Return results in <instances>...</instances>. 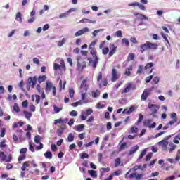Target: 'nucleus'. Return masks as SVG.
I'll return each mask as SVG.
<instances>
[{"label":"nucleus","instance_id":"16","mask_svg":"<svg viewBox=\"0 0 180 180\" xmlns=\"http://www.w3.org/2000/svg\"><path fill=\"white\" fill-rule=\"evenodd\" d=\"M134 16H136V18H138V19H139L140 20H148V18L141 13H134Z\"/></svg>","mask_w":180,"mask_h":180},{"label":"nucleus","instance_id":"57","mask_svg":"<svg viewBox=\"0 0 180 180\" xmlns=\"http://www.w3.org/2000/svg\"><path fill=\"white\" fill-rule=\"evenodd\" d=\"M60 68H62L63 70H65V63H64V60H61Z\"/></svg>","mask_w":180,"mask_h":180},{"label":"nucleus","instance_id":"34","mask_svg":"<svg viewBox=\"0 0 180 180\" xmlns=\"http://www.w3.org/2000/svg\"><path fill=\"white\" fill-rule=\"evenodd\" d=\"M135 55L133 53H131L128 55L127 60L128 61H133L134 60Z\"/></svg>","mask_w":180,"mask_h":180},{"label":"nucleus","instance_id":"25","mask_svg":"<svg viewBox=\"0 0 180 180\" xmlns=\"http://www.w3.org/2000/svg\"><path fill=\"white\" fill-rule=\"evenodd\" d=\"M46 79H47V76H46V75L39 76L38 77V82L39 84H41V82H44V81H46Z\"/></svg>","mask_w":180,"mask_h":180},{"label":"nucleus","instance_id":"38","mask_svg":"<svg viewBox=\"0 0 180 180\" xmlns=\"http://www.w3.org/2000/svg\"><path fill=\"white\" fill-rule=\"evenodd\" d=\"M143 124L146 127H150V126L151 125V120H144Z\"/></svg>","mask_w":180,"mask_h":180},{"label":"nucleus","instance_id":"50","mask_svg":"<svg viewBox=\"0 0 180 180\" xmlns=\"http://www.w3.org/2000/svg\"><path fill=\"white\" fill-rule=\"evenodd\" d=\"M58 123H60V124L64 123V121H63V119H61V118L57 119V120H54V124H55V125L58 124Z\"/></svg>","mask_w":180,"mask_h":180},{"label":"nucleus","instance_id":"20","mask_svg":"<svg viewBox=\"0 0 180 180\" xmlns=\"http://www.w3.org/2000/svg\"><path fill=\"white\" fill-rule=\"evenodd\" d=\"M132 71H133V66L131 65L128 68L126 69L124 75H127L128 77H130Z\"/></svg>","mask_w":180,"mask_h":180},{"label":"nucleus","instance_id":"21","mask_svg":"<svg viewBox=\"0 0 180 180\" xmlns=\"http://www.w3.org/2000/svg\"><path fill=\"white\" fill-rule=\"evenodd\" d=\"M146 154H147V149H144L142 150V152L141 153V154L139 155L137 159V161H141V160H143V157H144Z\"/></svg>","mask_w":180,"mask_h":180},{"label":"nucleus","instance_id":"5","mask_svg":"<svg viewBox=\"0 0 180 180\" xmlns=\"http://www.w3.org/2000/svg\"><path fill=\"white\" fill-rule=\"evenodd\" d=\"M171 139V135L167 136L165 139H163L158 143V146L161 147L163 150H167V147H168V139Z\"/></svg>","mask_w":180,"mask_h":180},{"label":"nucleus","instance_id":"60","mask_svg":"<svg viewBox=\"0 0 180 180\" xmlns=\"http://www.w3.org/2000/svg\"><path fill=\"white\" fill-rule=\"evenodd\" d=\"M151 157H153V153H149L146 157V161H150L151 160Z\"/></svg>","mask_w":180,"mask_h":180},{"label":"nucleus","instance_id":"53","mask_svg":"<svg viewBox=\"0 0 180 180\" xmlns=\"http://www.w3.org/2000/svg\"><path fill=\"white\" fill-rule=\"evenodd\" d=\"M65 43V39L63 38V40L59 41L58 43V47H61Z\"/></svg>","mask_w":180,"mask_h":180},{"label":"nucleus","instance_id":"64","mask_svg":"<svg viewBox=\"0 0 180 180\" xmlns=\"http://www.w3.org/2000/svg\"><path fill=\"white\" fill-rule=\"evenodd\" d=\"M175 179V176H171L165 179V180H174Z\"/></svg>","mask_w":180,"mask_h":180},{"label":"nucleus","instance_id":"47","mask_svg":"<svg viewBox=\"0 0 180 180\" xmlns=\"http://www.w3.org/2000/svg\"><path fill=\"white\" fill-rule=\"evenodd\" d=\"M102 53L104 56H106V54H108V53H109V48L108 47L103 48Z\"/></svg>","mask_w":180,"mask_h":180},{"label":"nucleus","instance_id":"30","mask_svg":"<svg viewBox=\"0 0 180 180\" xmlns=\"http://www.w3.org/2000/svg\"><path fill=\"white\" fill-rule=\"evenodd\" d=\"M24 115L25 116V118L27 119V120H30V118L32 116V113L29 112V111H24Z\"/></svg>","mask_w":180,"mask_h":180},{"label":"nucleus","instance_id":"29","mask_svg":"<svg viewBox=\"0 0 180 180\" xmlns=\"http://www.w3.org/2000/svg\"><path fill=\"white\" fill-rule=\"evenodd\" d=\"M153 67H154V63L153 62H150L144 67V70H150V68H153Z\"/></svg>","mask_w":180,"mask_h":180},{"label":"nucleus","instance_id":"62","mask_svg":"<svg viewBox=\"0 0 180 180\" xmlns=\"http://www.w3.org/2000/svg\"><path fill=\"white\" fill-rule=\"evenodd\" d=\"M35 98H36V100H35V102L37 104H39L40 103V96L39 95H35Z\"/></svg>","mask_w":180,"mask_h":180},{"label":"nucleus","instance_id":"22","mask_svg":"<svg viewBox=\"0 0 180 180\" xmlns=\"http://www.w3.org/2000/svg\"><path fill=\"white\" fill-rule=\"evenodd\" d=\"M66 84H67V81L66 80H64L63 85V80H60L59 81L60 91H61V89H65V85Z\"/></svg>","mask_w":180,"mask_h":180},{"label":"nucleus","instance_id":"52","mask_svg":"<svg viewBox=\"0 0 180 180\" xmlns=\"http://www.w3.org/2000/svg\"><path fill=\"white\" fill-rule=\"evenodd\" d=\"M162 37H163L164 40H165V41H167V44L169 45V41L168 40V38H167V34L162 32Z\"/></svg>","mask_w":180,"mask_h":180},{"label":"nucleus","instance_id":"56","mask_svg":"<svg viewBox=\"0 0 180 180\" xmlns=\"http://www.w3.org/2000/svg\"><path fill=\"white\" fill-rule=\"evenodd\" d=\"M70 116H72V117H75L76 116L78 115L77 111H75V110H72V111L70 112Z\"/></svg>","mask_w":180,"mask_h":180},{"label":"nucleus","instance_id":"2","mask_svg":"<svg viewBox=\"0 0 180 180\" xmlns=\"http://www.w3.org/2000/svg\"><path fill=\"white\" fill-rule=\"evenodd\" d=\"M84 68H86V61L82 56H77V70L80 72L84 71Z\"/></svg>","mask_w":180,"mask_h":180},{"label":"nucleus","instance_id":"28","mask_svg":"<svg viewBox=\"0 0 180 180\" xmlns=\"http://www.w3.org/2000/svg\"><path fill=\"white\" fill-rule=\"evenodd\" d=\"M88 173L89 175H91V176H92V178H97L98 176V174H96V171L95 170H89Z\"/></svg>","mask_w":180,"mask_h":180},{"label":"nucleus","instance_id":"14","mask_svg":"<svg viewBox=\"0 0 180 180\" xmlns=\"http://www.w3.org/2000/svg\"><path fill=\"white\" fill-rule=\"evenodd\" d=\"M28 82L30 85H31L32 88H34L36 82H37V77L36 76H34L33 77H29Z\"/></svg>","mask_w":180,"mask_h":180},{"label":"nucleus","instance_id":"3","mask_svg":"<svg viewBox=\"0 0 180 180\" xmlns=\"http://www.w3.org/2000/svg\"><path fill=\"white\" fill-rule=\"evenodd\" d=\"M148 108L150 109V115L153 116V117H155V115L158 112V110L160 109V105H158L157 104H152L148 103Z\"/></svg>","mask_w":180,"mask_h":180},{"label":"nucleus","instance_id":"49","mask_svg":"<svg viewBox=\"0 0 180 180\" xmlns=\"http://www.w3.org/2000/svg\"><path fill=\"white\" fill-rule=\"evenodd\" d=\"M68 11H66L65 13H61L59 15L60 19H63V18H68Z\"/></svg>","mask_w":180,"mask_h":180},{"label":"nucleus","instance_id":"26","mask_svg":"<svg viewBox=\"0 0 180 180\" xmlns=\"http://www.w3.org/2000/svg\"><path fill=\"white\" fill-rule=\"evenodd\" d=\"M122 44H125L126 47H129L130 46V42L127 38H123L122 39Z\"/></svg>","mask_w":180,"mask_h":180},{"label":"nucleus","instance_id":"18","mask_svg":"<svg viewBox=\"0 0 180 180\" xmlns=\"http://www.w3.org/2000/svg\"><path fill=\"white\" fill-rule=\"evenodd\" d=\"M139 145H136L134 146V147H132L129 153H128V155H131L133 154H134V153H136V151H137L139 150Z\"/></svg>","mask_w":180,"mask_h":180},{"label":"nucleus","instance_id":"8","mask_svg":"<svg viewBox=\"0 0 180 180\" xmlns=\"http://www.w3.org/2000/svg\"><path fill=\"white\" fill-rule=\"evenodd\" d=\"M93 112L94 110H92V109H87L84 112H82L80 115L82 120H86V117L90 115H92Z\"/></svg>","mask_w":180,"mask_h":180},{"label":"nucleus","instance_id":"58","mask_svg":"<svg viewBox=\"0 0 180 180\" xmlns=\"http://www.w3.org/2000/svg\"><path fill=\"white\" fill-rule=\"evenodd\" d=\"M102 79V72H99L98 75H97V81L99 82Z\"/></svg>","mask_w":180,"mask_h":180},{"label":"nucleus","instance_id":"17","mask_svg":"<svg viewBox=\"0 0 180 180\" xmlns=\"http://www.w3.org/2000/svg\"><path fill=\"white\" fill-rule=\"evenodd\" d=\"M148 41H146L145 44H143L140 46V53H144L146 50H148Z\"/></svg>","mask_w":180,"mask_h":180},{"label":"nucleus","instance_id":"1","mask_svg":"<svg viewBox=\"0 0 180 180\" xmlns=\"http://www.w3.org/2000/svg\"><path fill=\"white\" fill-rule=\"evenodd\" d=\"M95 44H96V41H93L89 46L90 54L92 55V57L93 58H94V60H92V58H87L89 61V65L93 67V68H96L98 63L99 62V57H98V56L96 55L97 52L96 49H95Z\"/></svg>","mask_w":180,"mask_h":180},{"label":"nucleus","instance_id":"36","mask_svg":"<svg viewBox=\"0 0 180 180\" xmlns=\"http://www.w3.org/2000/svg\"><path fill=\"white\" fill-rule=\"evenodd\" d=\"M170 148L169 149V153H172V151H175V148H176V145H174V143L169 144Z\"/></svg>","mask_w":180,"mask_h":180},{"label":"nucleus","instance_id":"55","mask_svg":"<svg viewBox=\"0 0 180 180\" xmlns=\"http://www.w3.org/2000/svg\"><path fill=\"white\" fill-rule=\"evenodd\" d=\"M33 63L34 64H37V65H39V64H40V60H39V58H34Z\"/></svg>","mask_w":180,"mask_h":180},{"label":"nucleus","instance_id":"27","mask_svg":"<svg viewBox=\"0 0 180 180\" xmlns=\"http://www.w3.org/2000/svg\"><path fill=\"white\" fill-rule=\"evenodd\" d=\"M85 127L84 124H79L76 126V131L81 132L82 130H84V128Z\"/></svg>","mask_w":180,"mask_h":180},{"label":"nucleus","instance_id":"15","mask_svg":"<svg viewBox=\"0 0 180 180\" xmlns=\"http://www.w3.org/2000/svg\"><path fill=\"white\" fill-rule=\"evenodd\" d=\"M148 50H158V44L148 41Z\"/></svg>","mask_w":180,"mask_h":180},{"label":"nucleus","instance_id":"61","mask_svg":"<svg viewBox=\"0 0 180 180\" xmlns=\"http://www.w3.org/2000/svg\"><path fill=\"white\" fill-rule=\"evenodd\" d=\"M115 34H117V37H123V34H122L121 30L117 31Z\"/></svg>","mask_w":180,"mask_h":180},{"label":"nucleus","instance_id":"46","mask_svg":"<svg viewBox=\"0 0 180 180\" xmlns=\"http://www.w3.org/2000/svg\"><path fill=\"white\" fill-rule=\"evenodd\" d=\"M143 119H144V115H143V114H139V119L136 123H141L143 122Z\"/></svg>","mask_w":180,"mask_h":180},{"label":"nucleus","instance_id":"33","mask_svg":"<svg viewBox=\"0 0 180 180\" xmlns=\"http://www.w3.org/2000/svg\"><path fill=\"white\" fill-rule=\"evenodd\" d=\"M139 131V128H137L136 127L132 126L131 127L130 134H134V133H137Z\"/></svg>","mask_w":180,"mask_h":180},{"label":"nucleus","instance_id":"48","mask_svg":"<svg viewBox=\"0 0 180 180\" xmlns=\"http://www.w3.org/2000/svg\"><path fill=\"white\" fill-rule=\"evenodd\" d=\"M120 162H122V161L120 160V158H116L115 159V167H117L119 165H120Z\"/></svg>","mask_w":180,"mask_h":180},{"label":"nucleus","instance_id":"24","mask_svg":"<svg viewBox=\"0 0 180 180\" xmlns=\"http://www.w3.org/2000/svg\"><path fill=\"white\" fill-rule=\"evenodd\" d=\"M45 158H48L49 160H51L53 158V153L51 151H47L44 154Z\"/></svg>","mask_w":180,"mask_h":180},{"label":"nucleus","instance_id":"12","mask_svg":"<svg viewBox=\"0 0 180 180\" xmlns=\"http://www.w3.org/2000/svg\"><path fill=\"white\" fill-rule=\"evenodd\" d=\"M128 6H138L141 11H146V6L141 4L139 2L131 3L128 4Z\"/></svg>","mask_w":180,"mask_h":180},{"label":"nucleus","instance_id":"51","mask_svg":"<svg viewBox=\"0 0 180 180\" xmlns=\"http://www.w3.org/2000/svg\"><path fill=\"white\" fill-rule=\"evenodd\" d=\"M101 171V172H109V171H110V167H102Z\"/></svg>","mask_w":180,"mask_h":180},{"label":"nucleus","instance_id":"40","mask_svg":"<svg viewBox=\"0 0 180 180\" xmlns=\"http://www.w3.org/2000/svg\"><path fill=\"white\" fill-rule=\"evenodd\" d=\"M5 143H6V140L4 139L0 143V148H5L8 147V145H6Z\"/></svg>","mask_w":180,"mask_h":180},{"label":"nucleus","instance_id":"39","mask_svg":"<svg viewBox=\"0 0 180 180\" xmlns=\"http://www.w3.org/2000/svg\"><path fill=\"white\" fill-rule=\"evenodd\" d=\"M126 146H127V143L126 142L122 143L120 144L119 151H123V150L126 148Z\"/></svg>","mask_w":180,"mask_h":180},{"label":"nucleus","instance_id":"10","mask_svg":"<svg viewBox=\"0 0 180 180\" xmlns=\"http://www.w3.org/2000/svg\"><path fill=\"white\" fill-rule=\"evenodd\" d=\"M150 94H151V89H145L141 95V101H147Z\"/></svg>","mask_w":180,"mask_h":180},{"label":"nucleus","instance_id":"37","mask_svg":"<svg viewBox=\"0 0 180 180\" xmlns=\"http://www.w3.org/2000/svg\"><path fill=\"white\" fill-rule=\"evenodd\" d=\"M13 110L15 112H16L17 113H19V112H20V108H19V105H18V103H14L13 105Z\"/></svg>","mask_w":180,"mask_h":180},{"label":"nucleus","instance_id":"43","mask_svg":"<svg viewBox=\"0 0 180 180\" xmlns=\"http://www.w3.org/2000/svg\"><path fill=\"white\" fill-rule=\"evenodd\" d=\"M75 94V91H74V89H69V96H70V98H74V95Z\"/></svg>","mask_w":180,"mask_h":180},{"label":"nucleus","instance_id":"19","mask_svg":"<svg viewBox=\"0 0 180 180\" xmlns=\"http://www.w3.org/2000/svg\"><path fill=\"white\" fill-rule=\"evenodd\" d=\"M30 165V161H25L23 162L22 166L21 167V171H26V169Z\"/></svg>","mask_w":180,"mask_h":180},{"label":"nucleus","instance_id":"13","mask_svg":"<svg viewBox=\"0 0 180 180\" xmlns=\"http://www.w3.org/2000/svg\"><path fill=\"white\" fill-rule=\"evenodd\" d=\"M117 46H115V44H110V49L108 56L109 57H112L115 53L117 51Z\"/></svg>","mask_w":180,"mask_h":180},{"label":"nucleus","instance_id":"44","mask_svg":"<svg viewBox=\"0 0 180 180\" xmlns=\"http://www.w3.org/2000/svg\"><path fill=\"white\" fill-rule=\"evenodd\" d=\"M130 88H131V84H129L123 91L122 94H127L130 91Z\"/></svg>","mask_w":180,"mask_h":180},{"label":"nucleus","instance_id":"7","mask_svg":"<svg viewBox=\"0 0 180 180\" xmlns=\"http://www.w3.org/2000/svg\"><path fill=\"white\" fill-rule=\"evenodd\" d=\"M88 89H89V85H88L86 79H84L80 85V91L81 92H88Z\"/></svg>","mask_w":180,"mask_h":180},{"label":"nucleus","instance_id":"11","mask_svg":"<svg viewBox=\"0 0 180 180\" xmlns=\"http://www.w3.org/2000/svg\"><path fill=\"white\" fill-rule=\"evenodd\" d=\"M87 32H89V29L88 27H84L75 34V37H78V36H82V34H85V33H87Z\"/></svg>","mask_w":180,"mask_h":180},{"label":"nucleus","instance_id":"23","mask_svg":"<svg viewBox=\"0 0 180 180\" xmlns=\"http://www.w3.org/2000/svg\"><path fill=\"white\" fill-rule=\"evenodd\" d=\"M143 71H146V70H144V68L143 67V65H139L138 67L136 74H139V75H141V74H144Z\"/></svg>","mask_w":180,"mask_h":180},{"label":"nucleus","instance_id":"54","mask_svg":"<svg viewBox=\"0 0 180 180\" xmlns=\"http://www.w3.org/2000/svg\"><path fill=\"white\" fill-rule=\"evenodd\" d=\"M26 153H27V148H21V150H20V154H26Z\"/></svg>","mask_w":180,"mask_h":180},{"label":"nucleus","instance_id":"6","mask_svg":"<svg viewBox=\"0 0 180 180\" xmlns=\"http://www.w3.org/2000/svg\"><path fill=\"white\" fill-rule=\"evenodd\" d=\"M0 158H1V161H4V162H11L13 160L12 154H8V158L5 153L0 151Z\"/></svg>","mask_w":180,"mask_h":180},{"label":"nucleus","instance_id":"31","mask_svg":"<svg viewBox=\"0 0 180 180\" xmlns=\"http://www.w3.org/2000/svg\"><path fill=\"white\" fill-rule=\"evenodd\" d=\"M74 134H72V133H70L68 136V141H69V143H72V141H74Z\"/></svg>","mask_w":180,"mask_h":180},{"label":"nucleus","instance_id":"41","mask_svg":"<svg viewBox=\"0 0 180 180\" xmlns=\"http://www.w3.org/2000/svg\"><path fill=\"white\" fill-rule=\"evenodd\" d=\"M41 140V137L40 136V135L35 136L34 142L37 143V144H39Z\"/></svg>","mask_w":180,"mask_h":180},{"label":"nucleus","instance_id":"35","mask_svg":"<svg viewBox=\"0 0 180 180\" xmlns=\"http://www.w3.org/2000/svg\"><path fill=\"white\" fill-rule=\"evenodd\" d=\"M53 110L55 113H58L63 110V107L58 108L56 105H53Z\"/></svg>","mask_w":180,"mask_h":180},{"label":"nucleus","instance_id":"45","mask_svg":"<svg viewBox=\"0 0 180 180\" xmlns=\"http://www.w3.org/2000/svg\"><path fill=\"white\" fill-rule=\"evenodd\" d=\"M176 122H178L177 119H173L171 121H169L167 124L169 125V127H171V126H172L174 123H176Z\"/></svg>","mask_w":180,"mask_h":180},{"label":"nucleus","instance_id":"4","mask_svg":"<svg viewBox=\"0 0 180 180\" xmlns=\"http://www.w3.org/2000/svg\"><path fill=\"white\" fill-rule=\"evenodd\" d=\"M46 92H51L52 91L53 96H56L57 95V91H56V86H53V83H51V82H46Z\"/></svg>","mask_w":180,"mask_h":180},{"label":"nucleus","instance_id":"42","mask_svg":"<svg viewBox=\"0 0 180 180\" xmlns=\"http://www.w3.org/2000/svg\"><path fill=\"white\" fill-rule=\"evenodd\" d=\"M134 110H136V107H134V105H131L129 110L127 112V115H130V113H133V112H134Z\"/></svg>","mask_w":180,"mask_h":180},{"label":"nucleus","instance_id":"9","mask_svg":"<svg viewBox=\"0 0 180 180\" xmlns=\"http://www.w3.org/2000/svg\"><path fill=\"white\" fill-rule=\"evenodd\" d=\"M111 75H112V77H111L112 82H116V81L119 79V75L117 74V70H116L115 68L112 69Z\"/></svg>","mask_w":180,"mask_h":180},{"label":"nucleus","instance_id":"32","mask_svg":"<svg viewBox=\"0 0 180 180\" xmlns=\"http://www.w3.org/2000/svg\"><path fill=\"white\" fill-rule=\"evenodd\" d=\"M26 158V154H22V155H20L18 158V164H22V161Z\"/></svg>","mask_w":180,"mask_h":180},{"label":"nucleus","instance_id":"59","mask_svg":"<svg viewBox=\"0 0 180 180\" xmlns=\"http://www.w3.org/2000/svg\"><path fill=\"white\" fill-rule=\"evenodd\" d=\"M6 132V129L5 128L1 129V132L0 134V137H4L5 136V133Z\"/></svg>","mask_w":180,"mask_h":180},{"label":"nucleus","instance_id":"63","mask_svg":"<svg viewBox=\"0 0 180 180\" xmlns=\"http://www.w3.org/2000/svg\"><path fill=\"white\" fill-rule=\"evenodd\" d=\"M151 79H153V75H150L149 77H147L146 78V84H148V82H150V81H151Z\"/></svg>","mask_w":180,"mask_h":180}]
</instances>
